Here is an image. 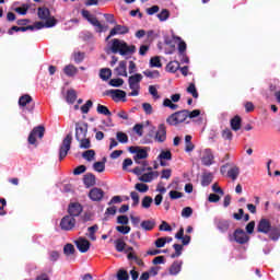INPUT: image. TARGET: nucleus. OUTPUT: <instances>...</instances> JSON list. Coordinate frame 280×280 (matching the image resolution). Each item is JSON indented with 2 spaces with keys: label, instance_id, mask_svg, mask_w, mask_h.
<instances>
[{
  "label": "nucleus",
  "instance_id": "f257e3e1",
  "mask_svg": "<svg viewBox=\"0 0 280 280\" xmlns=\"http://www.w3.org/2000/svg\"><path fill=\"white\" fill-rule=\"evenodd\" d=\"M257 232L268 235L269 240H271L272 242H279L280 228L272 226V223L270 222L269 219H260V221L257 224Z\"/></svg>",
  "mask_w": 280,
  "mask_h": 280
},
{
  "label": "nucleus",
  "instance_id": "f03ea898",
  "mask_svg": "<svg viewBox=\"0 0 280 280\" xmlns=\"http://www.w3.org/2000/svg\"><path fill=\"white\" fill-rule=\"evenodd\" d=\"M86 135H89V125L83 121L75 122V139L82 150L91 148V139L86 138Z\"/></svg>",
  "mask_w": 280,
  "mask_h": 280
},
{
  "label": "nucleus",
  "instance_id": "7ed1b4c3",
  "mask_svg": "<svg viewBox=\"0 0 280 280\" xmlns=\"http://www.w3.org/2000/svg\"><path fill=\"white\" fill-rule=\"evenodd\" d=\"M109 49L113 54H120V56H128V54H135V46H128L126 42L120 39H113L109 44Z\"/></svg>",
  "mask_w": 280,
  "mask_h": 280
},
{
  "label": "nucleus",
  "instance_id": "20e7f679",
  "mask_svg": "<svg viewBox=\"0 0 280 280\" xmlns=\"http://www.w3.org/2000/svg\"><path fill=\"white\" fill-rule=\"evenodd\" d=\"M143 80V74L136 73L129 77L128 84L131 92L129 93L130 97H137L139 95V91H141V82Z\"/></svg>",
  "mask_w": 280,
  "mask_h": 280
},
{
  "label": "nucleus",
  "instance_id": "39448f33",
  "mask_svg": "<svg viewBox=\"0 0 280 280\" xmlns=\"http://www.w3.org/2000/svg\"><path fill=\"white\" fill-rule=\"evenodd\" d=\"M149 151L150 149H148L147 147H129V152L133 154V161L138 164L148 158Z\"/></svg>",
  "mask_w": 280,
  "mask_h": 280
},
{
  "label": "nucleus",
  "instance_id": "423d86ee",
  "mask_svg": "<svg viewBox=\"0 0 280 280\" xmlns=\"http://www.w3.org/2000/svg\"><path fill=\"white\" fill-rule=\"evenodd\" d=\"M187 117H189V110H182V112L172 114L166 119V121L167 124H170V126H178V124H183V121H186Z\"/></svg>",
  "mask_w": 280,
  "mask_h": 280
},
{
  "label": "nucleus",
  "instance_id": "0eeeda50",
  "mask_svg": "<svg viewBox=\"0 0 280 280\" xmlns=\"http://www.w3.org/2000/svg\"><path fill=\"white\" fill-rule=\"evenodd\" d=\"M83 19H86V21H89V23H91V25H93L96 30V32H106V30H108L107 26H104L102 23H100V21L97 20V18L93 16L91 14V12L83 10L81 12Z\"/></svg>",
  "mask_w": 280,
  "mask_h": 280
},
{
  "label": "nucleus",
  "instance_id": "6e6552de",
  "mask_svg": "<svg viewBox=\"0 0 280 280\" xmlns=\"http://www.w3.org/2000/svg\"><path fill=\"white\" fill-rule=\"evenodd\" d=\"M71 141H73V136L71 133H68L66 138L62 141V144L59 149V160L62 161L71 150Z\"/></svg>",
  "mask_w": 280,
  "mask_h": 280
},
{
  "label": "nucleus",
  "instance_id": "1a4fd4ad",
  "mask_svg": "<svg viewBox=\"0 0 280 280\" xmlns=\"http://www.w3.org/2000/svg\"><path fill=\"white\" fill-rule=\"evenodd\" d=\"M43 137H45V127H35L28 136V143L31 145H36V139H43Z\"/></svg>",
  "mask_w": 280,
  "mask_h": 280
},
{
  "label": "nucleus",
  "instance_id": "9d476101",
  "mask_svg": "<svg viewBox=\"0 0 280 280\" xmlns=\"http://www.w3.org/2000/svg\"><path fill=\"white\" fill-rule=\"evenodd\" d=\"M60 226L62 231H72L75 226V218L71 217V214L63 217Z\"/></svg>",
  "mask_w": 280,
  "mask_h": 280
},
{
  "label": "nucleus",
  "instance_id": "9b49d317",
  "mask_svg": "<svg viewBox=\"0 0 280 280\" xmlns=\"http://www.w3.org/2000/svg\"><path fill=\"white\" fill-rule=\"evenodd\" d=\"M155 178H159V172L152 171V167H148V173H142V176L138 177L140 183H152Z\"/></svg>",
  "mask_w": 280,
  "mask_h": 280
},
{
  "label": "nucleus",
  "instance_id": "f8f14e48",
  "mask_svg": "<svg viewBox=\"0 0 280 280\" xmlns=\"http://www.w3.org/2000/svg\"><path fill=\"white\" fill-rule=\"evenodd\" d=\"M56 21L55 18L48 19L45 23L44 22H35L33 25H30V28L32 31L34 30H43L44 27H56Z\"/></svg>",
  "mask_w": 280,
  "mask_h": 280
},
{
  "label": "nucleus",
  "instance_id": "ddd939ff",
  "mask_svg": "<svg viewBox=\"0 0 280 280\" xmlns=\"http://www.w3.org/2000/svg\"><path fill=\"white\" fill-rule=\"evenodd\" d=\"M233 237H234V241L236 242V244H246L248 242V240H250L248 234H246V232H244V230H242V229L235 230Z\"/></svg>",
  "mask_w": 280,
  "mask_h": 280
},
{
  "label": "nucleus",
  "instance_id": "4468645a",
  "mask_svg": "<svg viewBox=\"0 0 280 280\" xmlns=\"http://www.w3.org/2000/svg\"><path fill=\"white\" fill-rule=\"evenodd\" d=\"M74 244L80 253H89V248H91V242L84 237H79Z\"/></svg>",
  "mask_w": 280,
  "mask_h": 280
},
{
  "label": "nucleus",
  "instance_id": "2eb2a0df",
  "mask_svg": "<svg viewBox=\"0 0 280 280\" xmlns=\"http://www.w3.org/2000/svg\"><path fill=\"white\" fill-rule=\"evenodd\" d=\"M107 95H110L114 102H126V92L122 90H109Z\"/></svg>",
  "mask_w": 280,
  "mask_h": 280
},
{
  "label": "nucleus",
  "instance_id": "dca6fc26",
  "mask_svg": "<svg viewBox=\"0 0 280 280\" xmlns=\"http://www.w3.org/2000/svg\"><path fill=\"white\" fill-rule=\"evenodd\" d=\"M172 102H180V94H173L170 98H165L163 102V106L166 108H171V110H176L178 108V105L172 103Z\"/></svg>",
  "mask_w": 280,
  "mask_h": 280
},
{
  "label": "nucleus",
  "instance_id": "f3484780",
  "mask_svg": "<svg viewBox=\"0 0 280 280\" xmlns=\"http://www.w3.org/2000/svg\"><path fill=\"white\" fill-rule=\"evenodd\" d=\"M165 139H167V129L165 125L161 124L159 125L158 131L155 133V141H158V143H163Z\"/></svg>",
  "mask_w": 280,
  "mask_h": 280
},
{
  "label": "nucleus",
  "instance_id": "a211bd4d",
  "mask_svg": "<svg viewBox=\"0 0 280 280\" xmlns=\"http://www.w3.org/2000/svg\"><path fill=\"white\" fill-rule=\"evenodd\" d=\"M115 246H116V250L118 253H124V250H125V253H128V255H130V253H132V250H133V248L128 246L126 244V242H124V240H121V238H118L115 241Z\"/></svg>",
  "mask_w": 280,
  "mask_h": 280
},
{
  "label": "nucleus",
  "instance_id": "6ab92c4d",
  "mask_svg": "<svg viewBox=\"0 0 280 280\" xmlns=\"http://www.w3.org/2000/svg\"><path fill=\"white\" fill-rule=\"evenodd\" d=\"M213 152H211L209 149H206L201 156V163L202 165L209 167L210 165H213Z\"/></svg>",
  "mask_w": 280,
  "mask_h": 280
},
{
  "label": "nucleus",
  "instance_id": "aec40b11",
  "mask_svg": "<svg viewBox=\"0 0 280 280\" xmlns=\"http://www.w3.org/2000/svg\"><path fill=\"white\" fill-rule=\"evenodd\" d=\"M129 30L127 26L124 25H116L114 28L110 30L109 35L106 37V40H109L112 36H117L119 34H128Z\"/></svg>",
  "mask_w": 280,
  "mask_h": 280
},
{
  "label": "nucleus",
  "instance_id": "412c9836",
  "mask_svg": "<svg viewBox=\"0 0 280 280\" xmlns=\"http://www.w3.org/2000/svg\"><path fill=\"white\" fill-rule=\"evenodd\" d=\"M68 213L72 218H78V215H80V213H82V205H80L78 202L71 203L68 208Z\"/></svg>",
  "mask_w": 280,
  "mask_h": 280
},
{
  "label": "nucleus",
  "instance_id": "4be33fe9",
  "mask_svg": "<svg viewBox=\"0 0 280 280\" xmlns=\"http://www.w3.org/2000/svg\"><path fill=\"white\" fill-rule=\"evenodd\" d=\"M127 67H128V63L126 61H120L118 67L115 68L114 72L116 73V75L128 78Z\"/></svg>",
  "mask_w": 280,
  "mask_h": 280
},
{
  "label": "nucleus",
  "instance_id": "5701e85b",
  "mask_svg": "<svg viewBox=\"0 0 280 280\" xmlns=\"http://www.w3.org/2000/svg\"><path fill=\"white\" fill-rule=\"evenodd\" d=\"M89 196L91 200L97 202L104 198V190H102L101 188H93L92 190H90Z\"/></svg>",
  "mask_w": 280,
  "mask_h": 280
},
{
  "label": "nucleus",
  "instance_id": "b1692460",
  "mask_svg": "<svg viewBox=\"0 0 280 280\" xmlns=\"http://www.w3.org/2000/svg\"><path fill=\"white\" fill-rule=\"evenodd\" d=\"M158 160L160 161V165L162 167H165L167 163L165 161H172V152L171 151H161V153L158 156Z\"/></svg>",
  "mask_w": 280,
  "mask_h": 280
},
{
  "label": "nucleus",
  "instance_id": "393cba45",
  "mask_svg": "<svg viewBox=\"0 0 280 280\" xmlns=\"http://www.w3.org/2000/svg\"><path fill=\"white\" fill-rule=\"evenodd\" d=\"M37 14L38 19H40L42 21H49V19H54L50 16L49 9L47 8H38Z\"/></svg>",
  "mask_w": 280,
  "mask_h": 280
},
{
  "label": "nucleus",
  "instance_id": "a878e982",
  "mask_svg": "<svg viewBox=\"0 0 280 280\" xmlns=\"http://www.w3.org/2000/svg\"><path fill=\"white\" fill-rule=\"evenodd\" d=\"M215 224L221 233H226V231H229V226H231V223L226 220H217Z\"/></svg>",
  "mask_w": 280,
  "mask_h": 280
},
{
  "label": "nucleus",
  "instance_id": "bb28decb",
  "mask_svg": "<svg viewBox=\"0 0 280 280\" xmlns=\"http://www.w3.org/2000/svg\"><path fill=\"white\" fill-rule=\"evenodd\" d=\"M140 226L143 231H152L156 226L154 220H144L140 223Z\"/></svg>",
  "mask_w": 280,
  "mask_h": 280
},
{
  "label": "nucleus",
  "instance_id": "cd10ccee",
  "mask_svg": "<svg viewBox=\"0 0 280 280\" xmlns=\"http://www.w3.org/2000/svg\"><path fill=\"white\" fill-rule=\"evenodd\" d=\"M232 130L237 132L242 128V118L240 116H235L230 121Z\"/></svg>",
  "mask_w": 280,
  "mask_h": 280
},
{
  "label": "nucleus",
  "instance_id": "c85d7f7f",
  "mask_svg": "<svg viewBox=\"0 0 280 280\" xmlns=\"http://www.w3.org/2000/svg\"><path fill=\"white\" fill-rule=\"evenodd\" d=\"M63 72L68 75V78H73V75L78 74V68L73 65H68L63 68Z\"/></svg>",
  "mask_w": 280,
  "mask_h": 280
},
{
  "label": "nucleus",
  "instance_id": "c756f323",
  "mask_svg": "<svg viewBox=\"0 0 280 280\" xmlns=\"http://www.w3.org/2000/svg\"><path fill=\"white\" fill-rule=\"evenodd\" d=\"M183 268V261H175L170 268V275L176 276Z\"/></svg>",
  "mask_w": 280,
  "mask_h": 280
},
{
  "label": "nucleus",
  "instance_id": "7c9ffc66",
  "mask_svg": "<svg viewBox=\"0 0 280 280\" xmlns=\"http://www.w3.org/2000/svg\"><path fill=\"white\" fill-rule=\"evenodd\" d=\"M97 231H100V226L97 225H92L90 228H88V237L90 240H92V242H95V240H97V236H95V233H97Z\"/></svg>",
  "mask_w": 280,
  "mask_h": 280
},
{
  "label": "nucleus",
  "instance_id": "2f4dec72",
  "mask_svg": "<svg viewBox=\"0 0 280 280\" xmlns=\"http://www.w3.org/2000/svg\"><path fill=\"white\" fill-rule=\"evenodd\" d=\"M180 69V63L178 61H171L166 66V71L170 73H176Z\"/></svg>",
  "mask_w": 280,
  "mask_h": 280
},
{
  "label": "nucleus",
  "instance_id": "473e14b6",
  "mask_svg": "<svg viewBox=\"0 0 280 280\" xmlns=\"http://www.w3.org/2000/svg\"><path fill=\"white\" fill-rule=\"evenodd\" d=\"M135 189L136 191H139V194H148V191H150V186H148V184L145 183H137L135 185Z\"/></svg>",
  "mask_w": 280,
  "mask_h": 280
},
{
  "label": "nucleus",
  "instance_id": "72a5a7b5",
  "mask_svg": "<svg viewBox=\"0 0 280 280\" xmlns=\"http://www.w3.org/2000/svg\"><path fill=\"white\" fill-rule=\"evenodd\" d=\"M110 75H113V71L108 68H103L100 71V78L101 80H104L106 82L107 80H110Z\"/></svg>",
  "mask_w": 280,
  "mask_h": 280
},
{
  "label": "nucleus",
  "instance_id": "f704fd0d",
  "mask_svg": "<svg viewBox=\"0 0 280 280\" xmlns=\"http://www.w3.org/2000/svg\"><path fill=\"white\" fill-rule=\"evenodd\" d=\"M143 75H145V78H150V80H154L156 78H161V72H159V70H144Z\"/></svg>",
  "mask_w": 280,
  "mask_h": 280
},
{
  "label": "nucleus",
  "instance_id": "c9c22d12",
  "mask_svg": "<svg viewBox=\"0 0 280 280\" xmlns=\"http://www.w3.org/2000/svg\"><path fill=\"white\" fill-rule=\"evenodd\" d=\"M83 183L86 187H93V185H95V175L86 174L83 178Z\"/></svg>",
  "mask_w": 280,
  "mask_h": 280
},
{
  "label": "nucleus",
  "instance_id": "e433bc0d",
  "mask_svg": "<svg viewBox=\"0 0 280 280\" xmlns=\"http://www.w3.org/2000/svg\"><path fill=\"white\" fill-rule=\"evenodd\" d=\"M229 178H232V180H237V177L240 176V167L234 166L228 171Z\"/></svg>",
  "mask_w": 280,
  "mask_h": 280
},
{
  "label": "nucleus",
  "instance_id": "4c0bfd02",
  "mask_svg": "<svg viewBox=\"0 0 280 280\" xmlns=\"http://www.w3.org/2000/svg\"><path fill=\"white\" fill-rule=\"evenodd\" d=\"M31 102H32V96H30V94H25V95L20 97L19 105L22 108H25V106H27V104H31Z\"/></svg>",
  "mask_w": 280,
  "mask_h": 280
},
{
  "label": "nucleus",
  "instance_id": "58836bf2",
  "mask_svg": "<svg viewBox=\"0 0 280 280\" xmlns=\"http://www.w3.org/2000/svg\"><path fill=\"white\" fill-rule=\"evenodd\" d=\"M151 68L161 69L163 67V63H161V58L159 56L152 57L149 62Z\"/></svg>",
  "mask_w": 280,
  "mask_h": 280
},
{
  "label": "nucleus",
  "instance_id": "ea45409f",
  "mask_svg": "<svg viewBox=\"0 0 280 280\" xmlns=\"http://www.w3.org/2000/svg\"><path fill=\"white\" fill-rule=\"evenodd\" d=\"M153 202H154V199H152V197L145 196L142 199L141 207H142V209H150V207H152Z\"/></svg>",
  "mask_w": 280,
  "mask_h": 280
},
{
  "label": "nucleus",
  "instance_id": "a19ab883",
  "mask_svg": "<svg viewBox=\"0 0 280 280\" xmlns=\"http://www.w3.org/2000/svg\"><path fill=\"white\" fill-rule=\"evenodd\" d=\"M173 40H177L178 44V51L179 54H183L185 51V49H187V44H185V42H183V39L176 35H173Z\"/></svg>",
  "mask_w": 280,
  "mask_h": 280
},
{
  "label": "nucleus",
  "instance_id": "79ce46f5",
  "mask_svg": "<svg viewBox=\"0 0 280 280\" xmlns=\"http://www.w3.org/2000/svg\"><path fill=\"white\" fill-rule=\"evenodd\" d=\"M75 253V247L73 246V244H67L63 247V254L67 257H71V255H73Z\"/></svg>",
  "mask_w": 280,
  "mask_h": 280
},
{
  "label": "nucleus",
  "instance_id": "37998d69",
  "mask_svg": "<svg viewBox=\"0 0 280 280\" xmlns=\"http://www.w3.org/2000/svg\"><path fill=\"white\" fill-rule=\"evenodd\" d=\"M75 100H78V94L75 93L74 90H69L67 93V102L69 104H73V102H75Z\"/></svg>",
  "mask_w": 280,
  "mask_h": 280
},
{
  "label": "nucleus",
  "instance_id": "c03bdc74",
  "mask_svg": "<svg viewBox=\"0 0 280 280\" xmlns=\"http://www.w3.org/2000/svg\"><path fill=\"white\" fill-rule=\"evenodd\" d=\"M96 110L100 115H106L107 117H110V110L108 109V107L102 104L97 105Z\"/></svg>",
  "mask_w": 280,
  "mask_h": 280
},
{
  "label": "nucleus",
  "instance_id": "a18cd8bd",
  "mask_svg": "<svg viewBox=\"0 0 280 280\" xmlns=\"http://www.w3.org/2000/svg\"><path fill=\"white\" fill-rule=\"evenodd\" d=\"M212 180H213V175L212 174H206L202 177L201 185L203 187H207V186L211 185Z\"/></svg>",
  "mask_w": 280,
  "mask_h": 280
},
{
  "label": "nucleus",
  "instance_id": "49530a36",
  "mask_svg": "<svg viewBox=\"0 0 280 280\" xmlns=\"http://www.w3.org/2000/svg\"><path fill=\"white\" fill-rule=\"evenodd\" d=\"M93 170L95 172L102 173L104 170H106V163L105 162H95L93 164Z\"/></svg>",
  "mask_w": 280,
  "mask_h": 280
},
{
  "label": "nucleus",
  "instance_id": "de8ad7c7",
  "mask_svg": "<svg viewBox=\"0 0 280 280\" xmlns=\"http://www.w3.org/2000/svg\"><path fill=\"white\" fill-rule=\"evenodd\" d=\"M187 93L192 95L195 100H198V90L196 89V84L190 83L189 86L187 88Z\"/></svg>",
  "mask_w": 280,
  "mask_h": 280
},
{
  "label": "nucleus",
  "instance_id": "09e8293b",
  "mask_svg": "<svg viewBox=\"0 0 280 280\" xmlns=\"http://www.w3.org/2000/svg\"><path fill=\"white\" fill-rule=\"evenodd\" d=\"M185 143H186L185 151L186 152H192L195 147H194V143H191V136H186L185 137Z\"/></svg>",
  "mask_w": 280,
  "mask_h": 280
},
{
  "label": "nucleus",
  "instance_id": "8fccbe9b",
  "mask_svg": "<svg viewBox=\"0 0 280 280\" xmlns=\"http://www.w3.org/2000/svg\"><path fill=\"white\" fill-rule=\"evenodd\" d=\"M82 156H83V159H85V161H93L95 159V151L88 150V151L83 152Z\"/></svg>",
  "mask_w": 280,
  "mask_h": 280
},
{
  "label": "nucleus",
  "instance_id": "3c124183",
  "mask_svg": "<svg viewBox=\"0 0 280 280\" xmlns=\"http://www.w3.org/2000/svg\"><path fill=\"white\" fill-rule=\"evenodd\" d=\"M116 139L119 141V143H126L128 141V135L125 132L118 131L116 133Z\"/></svg>",
  "mask_w": 280,
  "mask_h": 280
},
{
  "label": "nucleus",
  "instance_id": "603ef678",
  "mask_svg": "<svg viewBox=\"0 0 280 280\" xmlns=\"http://www.w3.org/2000/svg\"><path fill=\"white\" fill-rule=\"evenodd\" d=\"M158 19L160 21H167V19H170V11L167 9L162 10L159 14H158Z\"/></svg>",
  "mask_w": 280,
  "mask_h": 280
},
{
  "label": "nucleus",
  "instance_id": "864d4df0",
  "mask_svg": "<svg viewBox=\"0 0 280 280\" xmlns=\"http://www.w3.org/2000/svg\"><path fill=\"white\" fill-rule=\"evenodd\" d=\"M116 231H118V233H121L122 235H128V233H130V226L118 225V226H116Z\"/></svg>",
  "mask_w": 280,
  "mask_h": 280
},
{
  "label": "nucleus",
  "instance_id": "5fc2aeb1",
  "mask_svg": "<svg viewBox=\"0 0 280 280\" xmlns=\"http://www.w3.org/2000/svg\"><path fill=\"white\" fill-rule=\"evenodd\" d=\"M109 86H115V88L124 86V79L109 80Z\"/></svg>",
  "mask_w": 280,
  "mask_h": 280
},
{
  "label": "nucleus",
  "instance_id": "6e6d98bb",
  "mask_svg": "<svg viewBox=\"0 0 280 280\" xmlns=\"http://www.w3.org/2000/svg\"><path fill=\"white\" fill-rule=\"evenodd\" d=\"M149 93L152 95L153 100H159L161 96L159 95V90L154 85L149 86Z\"/></svg>",
  "mask_w": 280,
  "mask_h": 280
},
{
  "label": "nucleus",
  "instance_id": "4d7b16f0",
  "mask_svg": "<svg viewBox=\"0 0 280 280\" xmlns=\"http://www.w3.org/2000/svg\"><path fill=\"white\" fill-rule=\"evenodd\" d=\"M222 138L228 141H232L233 140V131H231V129H224L222 131Z\"/></svg>",
  "mask_w": 280,
  "mask_h": 280
},
{
  "label": "nucleus",
  "instance_id": "13d9d810",
  "mask_svg": "<svg viewBox=\"0 0 280 280\" xmlns=\"http://www.w3.org/2000/svg\"><path fill=\"white\" fill-rule=\"evenodd\" d=\"M192 213L194 209H191V207H186L182 210V218H191Z\"/></svg>",
  "mask_w": 280,
  "mask_h": 280
},
{
  "label": "nucleus",
  "instance_id": "bf43d9fd",
  "mask_svg": "<svg viewBox=\"0 0 280 280\" xmlns=\"http://www.w3.org/2000/svg\"><path fill=\"white\" fill-rule=\"evenodd\" d=\"M93 107V101H86V103L81 107V112L86 115L89 110Z\"/></svg>",
  "mask_w": 280,
  "mask_h": 280
},
{
  "label": "nucleus",
  "instance_id": "052dcab7",
  "mask_svg": "<svg viewBox=\"0 0 280 280\" xmlns=\"http://www.w3.org/2000/svg\"><path fill=\"white\" fill-rule=\"evenodd\" d=\"M130 198H131V200H132V206L133 207H137V205H139V192H137V191H131L130 192Z\"/></svg>",
  "mask_w": 280,
  "mask_h": 280
},
{
  "label": "nucleus",
  "instance_id": "680f3d73",
  "mask_svg": "<svg viewBox=\"0 0 280 280\" xmlns=\"http://www.w3.org/2000/svg\"><path fill=\"white\" fill-rule=\"evenodd\" d=\"M167 244V238L166 237H160L155 241V246L156 248H163Z\"/></svg>",
  "mask_w": 280,
  "mask_h": 280
},
{
  "label": "nucleus",
  "instance_id": "e2e57ef3",
  "mask_svg": "<svg viewBox=\"0 0 280 280\" xmlns=\"http://www.w3.org/2000/svg\"><path fill=\"white\" fill-rule=\"evenodd\" d=\"M173 248H175L176 253L172 255V258L174 259L175 257H180V252L183 250V245L174 244Z\"/></svg>",
  "mask_w": 280,
  "mask_h": 280
},
{
  "label": "nucleus",
  "instance_id": "0e129e2a",
  "mask_svg": "<svg viewBox=\"0 0 280 280\" xmlns=\"http://www.w3.org/2000/svg\"><path fill=\"white\" fill-rule=\"evenodd\" d=\"M171 200H178L183 196V192L176 191V190H171L168 194Z\"/></svg>",
  "mask_w": 280,
  "mask_h": 280
},
{
  "label": "nucleus",
  "instance_id": "69168bd1",
  "mask_svg": "<svg viewBox=\"0 0 280 280\" xmlns=\"http://www.w3.org/2000/svg\"><path fill=\"white\" fill-rule=\"evenodd\" d=\"M86 172V166L80 165L77 168H74L73 174L74 176H80V174H84Z\"/></svg>",
  "mask_w": 280,
  "mask_h": 280
},
{
  "label": "nucleus",
  "instance_id": "338daca9",
  "mask_svg": "<svg viewBox=\"0 0 280 280\" xmlns=\"http://www.w3.org/2000/svg\"><path fill=\"white\" fill-rule=\"evenodd\" d=\"M117 279L118 280H128L129 279L128 271L119 270L118 273H117Z\"/></svg>",
  "mask_w": 280,
  "mask_h": 280
},
{
  "label": "nucleus",
  "instance_id": "774afa93",
  "mask_svg": "<svg viewBox=\"0 0 280 280\" xmlns=\"http://www.w3.org/2000/svg\"><path fill=\"white\" fill-rule=\"evenodd\" d=\"M117 222H118V224L126 225V224H128L129 220H128V218L126 215H119L117 218Z\"/></svg>",
  "mask_w": 280,
  "mask_h": 280
}]
</instances>
